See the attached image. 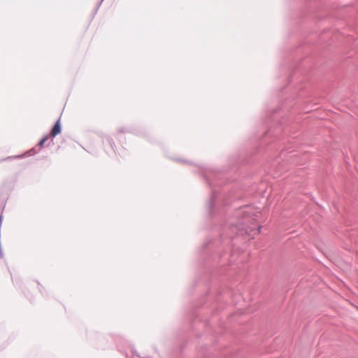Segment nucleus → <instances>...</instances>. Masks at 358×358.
<instances>
[{
	"label": "nucleus",
	"instance_id": "2",
	"mask_svg": "<svg viewBox=\"0 0 358 358\" xmlns=\"http://www.w3.org/2000/svg\"><path fill=\"white\" fill-rule=\"evenodd\" d=\"M48 136H45V137H43V138L41 139V141L39 142V145H40L41 147H43V146L44 145L45 143L48 141Z\"/></svg>",
	"mask_w": 358,
	"mask_h": 358
},
{
	"label": "nucleus",
	"instance_id": "1",
	"mask_svg": "<svg viewBox=\"0 0 358 358\" xmlns=\"http://www.w3.org/2000/svg\"><path fill=\"white\" fill-rule=\"evenodd\" d=\"M60 132H61V124H60V121L58 120L54 125L53 128L52 129L50 135L52 137H55V136L59 134Z\"/></svg>",
	"mask_w": 358,
	"mask_h": 358
}]
</instances>
